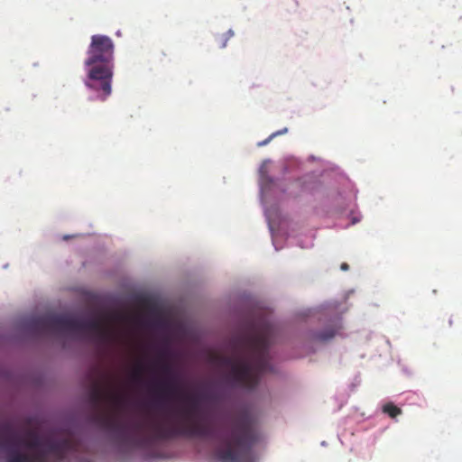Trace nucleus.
<instances>
[{
    "label": "nucleus",
    "mask_w": 462,
    "mask_h": 462,
    "mask_svg": "<svg viewBox=\"0 0 462 462\" xmlns=\"http://www.w3.org/2000/svg\"><path fill=\"white\" fill-rule=\"evenodd\" d=\"M169 351L159 354L162 372L168 376L165 380L154 382L152 392L159 397H180L186 401V405L169 410L165 423L157 421H137L125 424L115 416L102 411L103 402H108L118 410L125 406L126 396L119 392L105 389L101 382L95 381L89 392V401L95 412L91 420L99 427L115 432L116 440L126 448L143 446L152 440H166L177 437L194 438L206 437L209 434L208 427L201 421L200 401L208 399V394H180L177 376L171 365L163 360L168 357Z\"/></svg>",
    "instance_id": "f257e3e1"
},
{
    "label": "nucleus",
    "mask_w": 462,
    "mask_h": 462,
    "mask_svg": "<svg viewBox=\"0 0 462 462\" xmlns=\"http://www.w3.org/2000/svg\"><path fill=\"white\" fill-rule=\"evenodd\" d=\"M274 337L275 328L263 321L234 340L233 355L219 358L228 369L226 380L230 386L253 390L263 374L273 372L269 348Z\"/></svg>",
    "instance_id": "f03ea898"
},
{
    "label": "nucleus",
    "mask_w": 462,
    "mask_h": 462,
    "mask_svg": "<svg viewBox=\"0 0 462 462\" xmlns=\"http://www.w3.org/2000/svg\"><path fill=\"white\" fill-rule=\"evenodd\" d=\"M114 51V42L108 36L95 34L91 37L87 51L88 58L84 62L88 68L85 85L97 92V97L101 101L106 100L112 93Z\"/></svg>",
    "instance_id": "7ed1b4c3"
},
{
    "label": "nucleus",
    "mask_w": 462,
    "mask_h": 462,
    "mask_svg": "<svg viewBox=\"0 0 462 462\" xmlns=\"http://www.w3.org/2000/svg\"><path fill=\"white\" fill-rule=\"evenodd\" d=\"M258 439L254 419L244 411L232 420L229 431L221 439L223 447L217 449V457L222 462H252V448Z\"/></svg>",
    "instance_id": "20e7f679"
},
{
    "label": "nucleus",
    "mask_w": 462,
    "mask_h": 462,
    "mask_svg": "<svg viewBox=\"0 0 462 462\" xmlns=\"http://www.w3.org/2000/svg\"><path fill=\"white\" fill-rule=\"evenodd\" d=\"M27 328L35 335H44L51 331H68L78 334L90 332L99 342H106L111 337L110 329L101 319L82 320L67 314L32 318L27 322Z\"/></svg>",
    "instance_id": "39448f33"
},
{
    "label": "nucleus",
    "mask_w": 462,
    "mask_h": 462,
    "mask_svg": "<svg viewBox=\"0 0 462 462\" xmlns=\"http://www.w3.org/2000/svg\"><path fill=\"white\" fill-rule=\"evenodd\" d=\"M339 328L338 326H329L324 331L317 333L315 339L322 342L328 341L334 337Z\"/></svg>",
    "instance_id": "423d86ee"
},
{
    "label": "nucleus",
    "mask_w": 462,
    "mask_h": 462,
    "mask_svg": "<svg viewBox=\"0 0 462 462\" xmlns=\"http://www.w3.org/2000/svg\"><path fill=\"white\" fill-rule=\"evenodd\" d=\"M383 411L392 418H395L402 413V410L392 402L383 405Z\"/></svg>",
    "instance_id": "0eeeda50"
},
{
    "label": "nucleus",
    "mask_w": 462,
    "mask_h": 462,
    "mask_svg": "<svg viewBox=\"0 0 462 462\" xmlns=\"http://www.w3.org/2000/svg\"><path fill=\"white\" fill-rule=\"evenodd\" d=\"M234 36V32L232 30H228L224 34L220 35L217 38V44L219 48H225L226 46L227 41Z\"/></svg>",
    "instance_id": "6e6552de"
},
{
    "label": "nucleus",
    "mask_w": 462,
    "mask_h": 462,
    "mask_svg": "<svg viewBox=\"0 0 462 462\" xmlns=\"http://www.w3.org/2000/svg\"><path fill=\"white\" fill-rule=\"evenodd\" d=\"M143 370V365L141 363H138V365H136L134 373L132 374V379L134 382H139L140 381L141 374H142Z\"/></svg>",
    "instance_id": "1a4fd4ad"
},
{
    "label": "nucleus",
    "mask_w": 462,
    "mask_h": 462,
    "mask_svg": "<svg viewBox=\"0 0 462 462\" xmlns=\"http://www.w3.org/2000/svg\"><path fill=\"white\" fill-rule=\"evenodd\" d=\"M280 135V132L273 133L267 139L263 140V142L259 143V146H263L267 144L273 137Z\"/></svg>",
    "instance_id": "9d476101"
},
{
    "label": "nucleus",
    "mask_w": 462,
    "mask_h": 462,
    "mask_svg": "<svg viewBox=\"0 0 462 462\" xmlns=\"http://www.w3.org/2000/svg\"><path fill=\"white\" fill-rule=\"evenodd\" d=\"M341 270L347 271L349 269V266L346 263H343L340 266Z\"/></svg>",
    "instance_id": "9b49d317"
},
{
    "label": "nucleus",
    "mask_w": 462,
    "mask_h": 462,
    "mask_svg": "<svg viewBox=\"0 0 462 462\" xmlns=\"http://www.w3.org/2000/svg\"><path fill=\"white\" fill-rule=\"evenodd\" d=\"M279 132H280V134H284V133H286V132H287V128H284V129H282V130H280Z\"/></svg>",
    "instance_id": "f8f14e48"
}]
</instances>
